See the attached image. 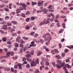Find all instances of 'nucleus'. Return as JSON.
I'll return each mask as SVG.
<instances>
[{"instance_id": "nucleus-34", "label": "nucleus", "mask_w": 73, "mask_h": 73, "mask_svg": "<svg viewBox=\"0 0 73 73\" xmlns=\"http://www.w3.org/2000/svg\"><path fill=\"white\" fill-rule=\"evenodd\" d=\"M31 55H30V54H27L26 57L27 58L31 57Z\"/></svg>"}, {"instance_id": "nucleus-12", "label": "nucleus", "mask_w": 73, "mask_h": 73, "mask_svg": "<svg viewBox=\"0 0 73 73\" xmlns=\"http://www.w3.org/2000/svg\"><path fill=\"white\" fill-rule=\"evenodd\" d=\"M7 26L6 25H3V27H2V29H5V30H7Z\"/></svg>"}, {"instance_id": "nucleus-15", "label": "nucleus", "mask_w": 73, "mask_h": 73, "mask_svg": "<svg viewBox=\"0 0 73 73\" xmlns=\"http://www.w3.org/2000/svg\"><path fill=\"white\" fill-rule=\"evenodd\" d=\"M43 24H45V21L42 22L40 23V24H39L40 26H42Z\"/></svg>"}, {"instance_id": "nucleus-8", "label": "nucleus", "mask_w": 73, "mask_h": 73, "mask_svg": "<svg viewBox=\"0 0 73 73\" xmlns=\"http://www.w3.org/2000/svg\"><path fill=\"white\" fill-rule=\"evenodd\" d=\"M17 66L19 67V69H20V70H21L22 69V64L20 63H17Z\"/></svg>"}, {"instance_id": "nucleus-31", "label": "nucleus", "mask_w": 73, "mask_h": 73, "mask_svg": "<svg viewBox=\"0 0 73 73\" xmlns=\"http://www.w3.org/2000/svg\"><path fill=\"white\" fill-rule=\"evenodd\" d=\"M54 52H56V53H58L59 52L58 51L57 49H55L54 50Z\"/></svg>"}, {"instance_id": "nucleus-9", "label": "nucleus", "mask_w": 73, "mask_h": 73, "mask_svg": "<svg viewBox=\"0 0 73 73\" xmlns=\"http://www.w3.org/2000/svg\"><path fill=\"white\" fill-rule=\"evenodd\" d=\"M31 46H36V44L35 43L34 41H33L31 42Z\"/></svg>"}, {"instance_id": "nucleus-60", "label": "nucleus", "mask_w": 73, "mask_h": 73, "mask_svg": "<svg viewBox=\"0 0 73 73\" xmlns=\"http://www.w3.org/2000/svg\"><path fill=\"white\" fill-rule=\"evenodd\" d=\"M63 32V30L62 29H61L59 31V33H61L62 32Z\"/></svg>"}, {"instance_id": "nucleus-47", "label": "nucleus", "mask_w": 73, "mask_h": 73, "mask_svg": "<svg viewBox=\"0 0 73 73\" xmlns=\"http://www.w3.org/2000/svg\"><path fill=\"white\" fill-rule=\"evenodd\" d=\"M18 67V64H16L14 66V68L15 69H17Z\"/></svg>"}, {"instance_id": "nucleus-6", "label": "nucleus", "mask_w": 73, "mask_h": 73, "mask_svg": "<svg viewBox=\"0 0 73 73\" xmlns=\"http://www.w3.org/2000/svg\"><path fill=\"white\" fill-rule=\"evenodd\" d=\"M43 3H44L43 1H39L38 2V6L40 7L42 6V5H44Z\"/></svg>"}, {"instance_id": "nucleus-1", "label": "nucleus", "mask_w": 73, "mask_h": 73, "mask_svg": "<svg viewBox=\"0 0 73 73\" xmlns=\"http://www.w3.org/2000/svg\"><path fill=\"white\" fill-rule=\"evenodd\" d=\"M39 63V61L38 58H37L36 60H35V58H34L33 59V61L31 63V67L35 66L36 65V64H38Z\"/></svg>"}, {"instance_id": "nucleus-10", "label": "nucleus", "mask_w": 73, "mask_h": 73, "mask_svg": "<svg viewBox=\"0 0 73 73\" xmlns=\"http://www.w3.org/2000/svg\"><path fill=\"white\" fill-rule=\"evenodd\" d=\"M50 15L52 16V18L51 19V22H52L53 21V20H54V19L55 18L54 17V14H53V13H50Z\"/></svg>"}, {"instance_id": "nucleus-27", "label": "nucleus", "mask_w": 73, "mask_h": 73, "mask_svg": "<svg viewBox=\"0 0 73 73\" xmlns=\"http://www.w3.org/2000/svg\"><path fill=\"white\" fill-rule=\"evenodd\" d=\"M4 10L6 11H8V12L9 11V10L7 8H6L5 7H4Z\"/></svg>"}, {"instance_id": "nucleus-42", "label": "nucleus", "mask_w": 73, "mask_h": 73, "mask_svg": "<svg viewBox=\"0 0 73 73\" xmlns=\"http://www.w3.org/2000/svg\"><path fill=\"white\" fill-rule=\"evenodd\" d=\"M70 60L68 58L66 60V62H70Z\"/></svg>"}, {"instance_id": "nucleus-45", "label": "nucleus", "mask_w": 73, "mask_h": 73, "mask_svg": "<svg viewBox=\"0 0 73 73\" xmlns=\"http://www.w3.org/2000/svg\"><path fill=\"white\" fill-rule=\"evenodd\" d=\"M42 11V10H40V11H37L36 12L37 13H41Z\"/></svg>"}, {"instance_id": "nucleus-38", "label": "nucleus", "mask_w": 73, "mask_h": 73, "mask_svg": "<svg viewBox=\"0 0 73 73\" xmlns=\"http://www.w3.org/2000/svg\"><path fill=\"white\" fill-rule=\"evenodd\" d=\"M30 28V27L29 26L27 25L26 27V29H29Z\"/></svg>"}, {"instance_id": "nucleus-18", "label": "nucleus", "mask_w": 73, "mask_h": 73, "mask_svg": "<svg viewBox=\"0 0 73 73\" xmlns=\"http://www.w3.org/2000/svg\"><path fill=\"white\" fill-rule=\"evenodd\" d=\"M35 73H39L40 71L39 69H35V71H34Z\"/></svg>"}, {"instance_id": "nucleus-11", "label": "nucleus", "mask_w": 73, "mask_h": 73, "mask_svg": "<svg viewBox=\"0 0 73 73\" xmlns=\"http://www.w3.org/2000/svg\"><path fill=\"white\" fill-rule=\"evenodd\" d=\"M7 55H6V57L5 58H7L9 57V56H10V52H6V53Z\"/></svg>"}, {"instance_id": "nucleus-30", "label": "nucleus", "mask_w": 73, "mask_h": 73, "mask_svg": "<svg viewBox=\"0 0 73 73\" xmlns=\"http://www.w3.org/2000/svg\"><path fill=\"white\" fill-rule=\"evenodd\" d=\"M21 15L23 17H25V15L24 13H22Z\"/></svg>"}, {"instance_id": "nucleus-24", "label": "nucleus", "mask_w": 73, "mask_h": 73, "mask_svg": "<svg viewBox=\"0 0 73 73\" xmlns=\"http://www.w3.org/2000/svg\"><path fill=\"white\" fill-rule=\"evenodd\" d=\"M65 66L67 67L68 68H70L71 67V66L68 64H66L65 65Z\"/></svg>"}, {"instance_id": "nucleus-52", "label": "nucleus", "mask_w": 73, "mask_h": 73, "mask_svg": "<svg viewBox=\"0 0 73 73\" xmlns=\"http://www.w3.org/2000/svg\"><path fill=\"white\" fill-rule=\"evenodd\" d=\"M45 50L47 52H48L49 51V49H48V48H46V49H45Z\"/></svg>"}, {"instance_id": "nucleus-28", "label": "nucleus", "mask_w": 73, "mask_h": 73, "mask_svg": "<svg viewBox=\"0 0 73 73\" xmlns=\"http://www.w3.org/2000/svg\"><path fill=\"white\" fill-rule=\"evenodd\" d=\"M12 25L11 23H9V22H8L7 23V26H11Z\"/></svg>"}, {"instance_id": "nucleus-50", "label": "nucleus", "mask_w": 73, "mask_h": 73, "mask_svg": "<svg viewBox=\"0 0 73 73\" xmlns=\"http://www.w3.org/2000/svg\"><path fill=\"white\" fill-rule=\"evenodd\" d=\"M30 67L29 64H27L26 65L27 68H29Z\"/></svg>"}, {"instance_id": "nucleus-55", "label": "nucleus", "mask_w": 73, "mask_h": 73, "mask_svg": "<svg viewBox=\"0 0 73 73\" xmlns=\"http://www.w3.org/2000/svg\"><path fill=\"white\" fill-rule=\"evenodd\" d=\"M8 31L10 33H12V29H10V30H9Z\"/></svg>"}, {"instance_id": "nucleus-29", "label": "nucleus", "mask_w": 73, "mask_h": 73, "mask_svg": "<svg viewBox=\"0 0 73 73\" xmlns=\"http://www.w3.org/2000/svg\"><path fill=\"white\" fill-rule=\"evenodd\" d=\"M35 19V17H31V20H34Z\"/></svg>"}, {"instance_id": "nucleus-2", "label": "nucleus", "mask_w": 73, "mask_h": 73, "mask_svg": "<svg viewBox=\"0 0 73 73\" xmlns=\"http://www.w3.org/2000/svg\"><path fill=\"white\" fill-rule=\"evenodd\" d=\"M16 4L18 5H21L22 7H23V9H24L25 10H26L27 8H26V7H27V5L25 4L24 3L23 4L22 3H19V2H17Z\"/></svg>"}, {"instance_id": "nucleus-40", "label": "nucleus", "mask_w": 73, "mask_h": 73, "mask_svg": "<svg viewBox=\"0 0 73 73\" xmlns=\"http://www.w3.org/2000/svg\"><path fill=\"white\" fill-rule=\"evenodd\" d=\"M0 32L2 34H4V32L3 31H2V30H0Z\"/></svg>"}, {"instance_id": "nucleus-54", "label": "nucleus", "mask_w": 73, "mask_h": 73, "mask_svg": "<svg viewBox=\"0 0 73 73\" xmlns=\"http://www.w3.org/2000/svg\"><path fill=\"white\" fill-rule=\"evenodd\" d=\"M16 35H17V34L16 33H13V34H12L13 36H15Z\"/></svg>"}, {"instance_id": "nucleus-14", "label": "nucleus", "mask_w": 73, "mask_h": 73, "mask_svg": "<svg viewBox=\"0 0 73 73\" xmlns=\"http://www.w3.org/2000/svg\"><path fill=\"white\" fill-rule=\"evenodd\" d=\"M56 67L58 68V69H60L61 68V66L59 65V64H56Z\"/></svg>"}, {"instance_id": "nucleus-26", "label": "nucleus", "mask_w": 73, "mask_h": 73, "mask_svg": "<svg viewBox=\"0 0 73 73\" xmlns=\"http://www.w3.org/2000/svg\"><path fill=\"white\" fill-rule=\"evenodd\" d=\"M42 52L41 51H39L38 52V54H37V56H40L42 54Z\"/></svg>"}, {"instance_id": "nucleus-35", "label": "nucleus", "mask_w": 73, "mask_h": 73, "mask_svg": "<svg viewBox=\"0 0 73 73\" xmlns=\"http://www.w3.org/2000/svg\"><path fill=\"white\" fill-rule=\"evenodd\" d=\"M23 48H21L20 50V52L21 53H22V52H23Z\"/></svg>"}, {"instance_id": "nucleus-58", "label": "nucleus", "mask_w": 73, "mask_h": 73, "mask_svg": "<svg viewBox=\"0 0 73 73\" xmlns=\"http://www.w3.org/2000/svg\"><path fill=\"white\" fill-rule=\"evenodd\" d=\"M19 46L20 47H23L24 46L22 44H20V45H19Z\"/></svg>"}, {"instance_id": "nucleus-21", "label": "nucleus", "mask_w": 73, "mask_h": 73, "mask_svg": "<svg viewBox=\"0 0 73 73\" xmlns=\"http://www.w3.org/2000/svg\"><path fill=\"white\" fill-rule=\"evenodd\" d=\"M14 45L15 47H17L18 46H19V44L17 43H15L14 44Z\"/></svg>"}, {"instance_id": "nucleus-3", "label": "nucleus", "mask_w": 73, "mask_h": 73, "mask_svg": "<svg viewBox=\"0 0 73 73\" xmlns=\"http://www.w3.org/2000/svg\"><path fill=\"white\" fill-rule=\"evenodd\" d=\"M52 39V38L51 37H44V41H48V42H46V44L48 45V44L49 42L50 41V40L51 39Z\"/></svg>"}, {"instance_id": "nucleus-37", "label": "nucleus", "mask_w": 73, "mask_h": 73, "mask_svg": "<svg viewBox=\"0 0 73 73\" xmlns=\"http://www.w3.org/2000/svg\"><path fill=\"white\" fill-rule=\"evenodd\" d=\"M6 57H7V56H1V57H0V59H2V58H6Z\"/></svg>"}, {"instance_id": "nucleus-51", "label": "nucleus", "mask_w": 73, "mask_h": 73, "mask_svg": "<svg viewBox=\"0 0 73 73\" xmlns=\"http://www.w3.org/2000/svg\"><path fill=\"white\" fill-rule=\"evenodd\" d=\"M7 43L8 44H12V42H11V41H7Z\"/></svg>"}, {"instance_id": "nucleus-32", "label": "nucleus", "mask_w": 73, "mask_h": 73, "mask_svg": "<svg viewBox=\"0 0 73 73\" xmlns=\"http://www.w3.org/2000/svg\"><path fill=\"white\" fill-rule=\"evenodd\" d=\"M52 5H49L48 6V9H52Z\"/></svg>"}, {"instance_id": "nucleus-4", "label": "nucleus", "mask_w": 73, "mask_h": 73, "mask_svg": "<svg viewBox=\"0 0 73 73\" xmlns=\"http://www.w3.org/2000/svg\"><path fill=\"white\" fill-rule=\"evenodd\" d=\"M21 37H18V38H17L16 39L17 42H19L20 41L21 44H25V41H23V40H22L21 39Z\"/></svg>"}, {"instance_id": "nucleus-33", "label": "nucleus", "mask_w": 73, "mask_h": 73, "mask_svg": "<svg viewBox=\"0 0 73 73\" xmlns=\"http://www.w3.org/2000/svg\"><path fill=\"white\" fill-rule=\"evenodd\" d=\"M52 64L54 66H56V64L54 62H52Z\"/></svg>"}, {"instance_id": "nucleus-17", "label": "nucleus", "mask_w": 73, "mask_h": 73, "mask_svg": "<svg viewBox=\"0 0 73 73\" xmlns=\"http://www.w3.org/2000/svg\"><path fill=\"white\" fill-rule=\"evenodd\" d=\"M32 6H33L34 5H36L37 3L35 2H33V1H32Z\"/></svg>"}, {"instance_id": "nucleus-46", "label": "nucleus", "mask_w": 73, "mask_h": 73, "mask_svg": "<svg viewBox=\"0 0 73 73\" xmlns=\"http://www.w3.org/2000/svg\"><path fill=\"white\" fill-rule=\"evenodd\" d=\"M4 50L5 52H7L8 51V50L7 48H5L4 49Z\"/></svg>"}, {"instance_id": "nucleus-64", "label": "nucleus", "mask_w": 73, "mask_h": 73, "mask_svg": "<svg viewBox=\"0 0 73 73\" xmlns=\"http://www.w3.org/2000/svg\"><path fill=\"white\" fill-rule=\"evenodd\" d=\"M65 55V53H62V57L64 56Z\"/></svg>"}, {"instance_id": "nucleus-7", "label": "nucleus", "mask_w": 73, "mask_h": 73, "mask_svg": "<svg viewBox=\"0 0 73 73\" xmlns=\"http://www.w3.org/2000/svg\"><path fill=\"white\" fill-rule=\"evenodd\" d=\"M50 21H51V19L50 18H47L46 21H45V24L49 23Z\"/></svg>"}, {"instance_id": "nucleus-56", "label": "nucleus", "mask_w": 73, "mask_h": 73, "mask_svg": "<svg viewBox=\"0 0 73 73\" xmlns=\"http://www.w3.org/2000/svg\"><path fill=\"white\" fill-rule=\"evenodd\" d=\"M10 54L12 56H13L14 55V52H10Z\"/></svg>"}, {"instance_id": "nucleus-59", "label": "nucleus", "mask_w": 73, "mask_h": 73, "mask_svg": "<svg viewBox=\"0 0 73 73\" xmlns=\"http://www.w3.org/2000/svg\"><path fill=\"white\" fill-rule=\"evenodd\" d=\"M2 39L3 41H5L6 40V38H3Z\"/></svg>"}, {"instance_id": "nucleus-57", "label": "nucleus", "mask_w": 73, "mask_h": 73, "mask_svg": "<svg viewBox=\"0 0 73 73\" xmlns=\"http://www.w3.org/2000/svg\"><path fill=\"white\" fill-rule=\"evenodd\" d=\"M40 42L41 43H42V44L44 42V40H42V39L40 40Z\"/></svg>"}, {"instance_id": "nucleus-53", "label": "nucleus", "mask_w": 73, "mask_h": 73, "mask_svg": "<svg viewBox=\"0 0 73 73\" xmlns=\"http://www.w3.org/2000/svg\"><path fill=\"white\" fill-rule=\"evenodd\" d=\"M6 60H2L1 61V62H2V63H3V62H6Z\"/></svg>"}, {"instance_id": "nucleus-13", "label": "nucleus", "mask_w": 73, "mask_h": 73, "mask_svg": "<svg viewBox=\"0 0 73 73\" xmlns=\"http://www.w3.org/2000/svg\"><path fill=\"white\" fill-rule=\"evenodd\" d=\"M42 11L43 12V13L44 14L45 13H46L48 11L46 8H44L42 9Z\"/></svg>"}, {"instance_id": "nucleus-41", "label": "nucleus", "mask_w": 73, "mask_h": 73, "mask_svg": "<svg viewBox=\"0 0 73 73\" xmlns=\"http://www.w3.org/2000/svg\"><path fill=\"white\" fill-rule=\"evenodd\" d=\"M30 19L29 18H27L26 19V22H29Z\"/></svg>"}, {"instance_id": "nucleus-39", "label": "nucleus", "mask_w": 73, "mask_h": 73, "mask_svg": "<svg viewBox=\"0 0 73 73\" xmlns=\"http://www.w3.org/2000/svg\"><path fill=\"white\" fill-rule=\"evenodd\" d=\"M19 9H20V11L21 10H23V9H24L23 8H23L22 7H19Z\"/></svg>"}, {"instance_id": "nucleus-19", "label": "nucleus", "mask_w": 73, "mask_h": 73, "mask_svg": "<svg viewBox=\"0 0 73 73\" xmlns=\"http://www.w3.org/2000/svg\"><path fill=\"white\" fill-rule=\"evenodd\" d=\"M20 12H21V11L20 10V9H19L18 8H17V9L16 10V13H20Z\"/></svg>"}, {"instance_id": "nucleus-5", "label": "nucleus", "mask_w": 73, "mask_h": 73, "mask_svg": "<svg viewBox=\"0 0 73 73\" xmlns=\"http://www.w3.org/2000/svg\"><path fill=\"white\" fill-rule=\"evenodd\" d=\"M56 62H57L58 64H60V65H61V66H64L65 64V62H63L62 63V61L61 60H57L56 61Z\"/></svg>"}, {"instance_id": "nucleus-44", "label": "nucleus", "mask_w": 73, "mask_h": 73, "mask_svg": "<svg viewBox=\"0 0 73 73\" xmlns=\"http://www.w3.org/2000/svg\"><path fill=\"white\" fill-rule=\"evenodd\" d=\"M62 25L63 26V27L65 28V25L64 23H63L62 24Z\"/></svg>"}, {"instance_id": "nucleus-36", "label": "nucleus", "mask_w": 73, "mask_h": 73, "mask_svg": "<svg viewBox=\"0 0 73 73\" xmlns=\"http://www.w3.org/2000/svg\"><path fill=\"white\" fill-rule=\"evenodd\" d=\"M66 66L65 65V66L63 68V70H65V71L67 70V69L66 68Z\"/></svg>"}, {"instance_id": "nucleus-61", "label": "nucleus", "mask_w": 73, "mask_h": 73, "mask_svg": "<svg viewBox=\"0 0 73 73\" xmlns=\"http://www.w3.org/2000/svg\"><path fill=\"white\" fill-rule=\"evenodd\" d=\"M34 33H35V32H32L31 33H30V35H32V36H33V35L34 34Z\"/></svg>"}, {"instance_id": "nucleus-16", "label": "nucleus", "mask_w": 73, "mask_h": 73, "mask_svg": "<svg viewBox=\"0 0 73 73\" xmlns=\"http://www.w3.org/2000/svg\"><path fill=\"white\" fill-rule=\"evenodd\" d=\"M4 70L5 71H9L10 70V68H5L4 69Z\"/></svg>"}, {"instance_id": "nucleus-20", "label": "nucleus", "mask_w": 73, "mask_h": 73, "mask_svg": "<svg viewBox=\"0 0 73 73\" xmlns=\"http://www.w3.org/2000/svg\"><path fill=\"white\" fill-rule=\"evenodd\" d=\"M6 23V22L5 21H2V22L0 23L1 24L5 25Z\"/></svg>"}, {"instance_id": "nucleus-43", "label": "nucleus", "mask_w": 73, "mask_h": 73, "mask_svg": "<svg viewBox=\"0 0 73 73\" xmlns=\"http://www.w3.org/2000/svg\"><path fill=\"white\" fill-rule=\"evenodd\" d=\"M2 3H4V2H5V3H8L9 1L6 0L5 1H2Z\"/></svg>"}, {"instance_id": "nucleus-22", "label": "nucleus", "mask_w": 73, "mask_h": 73, "mask_svg": "<svg viewBox=\"0 0 73 73\" xmlns=\"http://www.w3.org/2000/svg\"><path fill=\"white\" fill-rule=\"evenodd\" d=\"M11 23L12 24H17V22H16L15 21H13L11 22Z\"/></svg>"}, {"instance_id": "nucleus-23", "label": "nucleus", "mask_w": 73, "mask_h": 73, "mask_svg": "<svg viewBox=\"0 0 73 73\" xmlns=\"http://www.w3.org/2000/svg\"><path fill=\"white\" fill-rule=\"evenodd\" d=\"M29 54H30L31 56V55H33L34 54V52L33 51H32L29 52Z\"/></svg>"}, {"instance_id": "nucleus-48", "label": "nucleus", "mask_w": 73, "mask_h": 73, "mask_svg": "<svg viewBox=\"0 0 73 73\" xmlns=\"http://www.w3.org/2000/svg\"><path fill=\"white\" fill-rule=\"evenodd\" d=\"M30 12L29 11H27V12L26 13V15H29L30 14Z\"/></svg>"}, {"instance_id": "nucleus-49", "label": "nucleus", "mask_w": 73, "mask_h": 73, "mask_svg": "<svg viewBox=\"0 0 73 73\" xmlns=\"http://www.w3.org/2000/svg\"><path fill=\"white\" fill-rule=\"evenodd\" d=\"M27 59L25 58H23L22 60L23 61H26Z\"/></svg>"}, {"instance_id": "nucleus-62", "label": "nucleus", "mask_w": 73, "mask_h": 73, "mask_svg": "<svg viewBox=\"0 0 73 73\" xmlns=\"http://www.w3.org/2000/svg\"><path fill=\"white\" fill-rule=\"evenodd\" d=\"M69 51V50H68V49H66L65 50V52H68Z\"/></svg>"}, {"instance_id": "nucleus-25", "label": "nucleus", "mask_w": 73, "mask_h": 73, "mask_svg": "<svg viewBox=\"0 0 73 73\" xmlns=\"http://www.w3.org/2000/svg\"><path fill=\"white\" fill-rule=\"evenodd\" d=\"M23 38L25 40H27L29 39V38L28 37H23Z\"/></svg>"}, {"instance_id": "nucleus-63", "label": "nucleus", "mask_w": 73, "mask_h": 73, "mask_svg": "<svg viewBox=\"0 0 73 73\" xmlns=\"http://www.w3.org/2000/svg\"><path fill=\"white\" fill-rule=\"evenodd\" d=\"M11 71L12 72H14V68H11Z\"/></svg>"}]
</instances>
